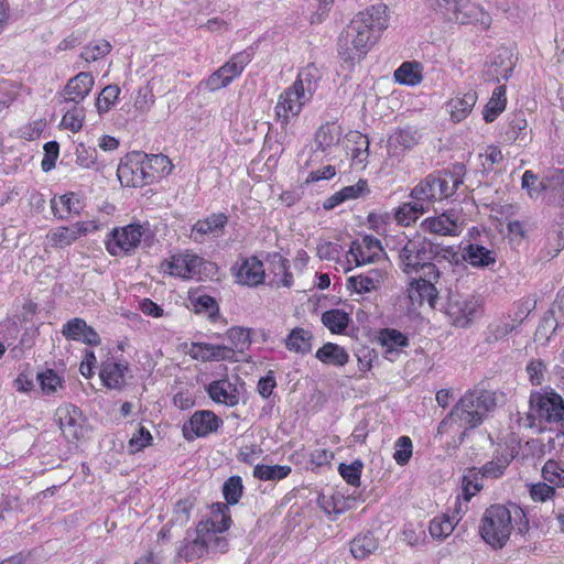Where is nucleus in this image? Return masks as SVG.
I'll list each match as a JSON object with an SVG mask.
<instances>
[{"label":"nucleus","mask_w":564,"mask_h":564,"mask_svg":"<svg viewBox=\"0 0 564 564\" xmlns=\"http://www.w3.org/2000/svg\"><path fill=\"white\" fill-rule=\"evenodd\" d=\"M312 341L313 335L308 329L295 327L285 338V347L290 351L306 355L312 350Z\"/></svg>","instance_id":"32"},{"label":"nucleus","mask_w":564,"mask_h":564,"mask_svg":"<svg viewBox=\"0 0 564 564\" xmlns=\"http://www.w3.org/2000/svg\"><path fill=\"white\" fill-rule=\"evenodd\" d=\"M529 417H538L540 421L549 424H555L558 429L564 431V399L553 392H535L530 397Z\"/></svg>","instance_id":"6"},{"label":"nucleus","mask_w":564,"mask_h":564,"mask_svg":"<svg viewBox=\"0 0 564 564\" xmlns=\"http://www.w3.org/2000/svg\"><path fill=\"white\" fill-rule=\"evenodd\" d=\"M419 142L417 132L411 129H400L392 133L387 141L390 156L400 158Z\"/></svg>","instance_id":"26"},{"label":"nucleus","mask_w":564,"mask_h":564,"mask_svg":"<svg viewBox=\"0 0 564 564\" xmlns=\"http://www.w3.org/2000/svg\"><path fill=\"white\" fill-rule=\"evenodd\" d=\"M424 207L413 202L404 203L395 210L394 218L399 225L410 226L412 223H415L416 219L425 214Z\"/></svg>","instance_id":"43"},{"label":"nucleus","mask_w":564,"mask_h":564,"mask_svg":"<svg viewBox=\"0 0 564 564\" xmlns=\"http://www.w3.org/2000/svg\"><path fill=\"white\" fill-rule=\"evenodd\" d=\"M311 99L302 98V94L294 87H288L280 96L275 106V116L285 129L291 118H295Z\"/></svg>","instance_id":"12"},{"label":"nucleus","mask_w":564,"mask_h":564,"mask_svg":"<svg viewBox=\"0 0 564 564\" xmlns=\"http://www.w3.org/2000/svg\"><path fill=\"white\" fill-rule=\"evenodd\" d=\"M322 322L332 333L339 334L346 329L349 317L341 310H330L323 313Z\"/></svg>","instance_id":"47"},{"label":"nucleus","mask_w":564,"mask_h":564,"mask_svg":"<svg viewBox=\"0 0 564 564\" xmlns=\"http://www.w3.org/2000/svg\"><path fill=\"white\" fill-rule=\"evenodd\" d=\"M128 366L112 360L102 362L100 379L109 389L121 390L126 384L124 375Z\"/></svg>","instance_id":"28"},{"label":"nucleus","mask_w":564,"mask_h":564,"mask_svg":"<svg viewBox=\"0 0 564 564\" xmlns=\"http://www.w3.org/2000/svg\"><path fill=\"white\" fill-rule=\"evenodd\" d=\"M37 381L42 391L46 394L55 393L57 388L62 387L61 378L52 369L40 372L37 375Z\"/></svg>","instance_id":"59"},{"label":"nucleus","mask_w":564,"mask_h":564,"mask_svg":"<svg viewBox=\"0 0 564 564\" xmlns=\"http://www.w3.org/2000/svg\"><path fill=\"white\" fill-rule=\"evenodd\" d=\"M142 161L149 174L150 183L163 175L170 174L173 170L171 160L164 154H145V159Z\"/></svg>","instance_id":"37"},{"label":"nucleus","mask_w":564,"mask_h":564,"mask_svg":"<svg viewBox=\"0 0 564 564\" xmlns=\"http://www.w3.org/2000/svg\"><path fill=\"white\" fill-rule=\"evenodd\" d=\"M55 419L59 425L63 435L69 440H79L83 435V415L82 411L72 404L59 405L55 411Z\"/></svg>","instance_id":"15"},{"label":"nucleus","mask_w":564,"mask_h":564,"mask_svg":"<svg viewBox=\"0 0 564 564\" xmlns=\"http://www.w3.org/2000/svg\"><path fill=\"white\" fill-rule=\"evenodd\" d=\"M555 495L554 486L545 482H538L531 486L530 496L535 502H545Z\"/></svg>","instance_id":"63"},{"label":"nucleus","mask_w":564,"mask_h":564,"mask_svg":"<svg viewBox=\"0 0 564 564\" xmlns=\"http://www.w3.org/2000/svg\"><path fill=\"white\" fill-rule=\"evenodd\" d=\"M144 159L145 154L141 152H133L124 156L117 169V176L122 186L142 187L150 183L142 161Z\"/></svg>","instance_id":"7"},{"label":"nucleus","mask_w":564,"mask_h":564,"mask_svg":"<svg viewBox=\"0 0 564 564\" xmlns=\"http://www.w3.org/2000/svg\"><path fill=\"white\" fill-rule=\"evenodd\" d=\"M362 463L355 460L349 465L340 464L338 467L340 476L351 486H359L360 475L362 471Z\"/></svg>","instance_id":"57"},{"label":"nucleus","mask_w":564,"mask_h":564,"mask_svg":"<svg viewBox=\"0 0 564 564\" xmlns=\"http://www.w3.org/2000/svg\"><path fill=\"white\" fill-rule=\"evenodd\" d=\"M111 51V44L106 40H98L87 44L80 54L86 62H95Z\"/></svg>","instance_id":"52"},{"label":"nucleus","mask_w":564,"mask_h":564,"mask_svg":"<svg viewBox=\"0 0 564 564\" xmlns=\"http://www.w3.org/2000/svg\"><path fill=\"white\" fill-rule=\"evenodd\" d=\"M221 421L212 411H196L183 426V434L186 440L204 437L219 427Z\"/></svg>","instance_id":"13"},{"label":"nucleus","mask_w":564,"mask_h":564,"mask_svg":"<svg viewBox=\"0 0 564 564\" xmlns=\"http://www.w3.org/2000/svg\"><path fill=\"white\" fill-rule=\"evenodd\" d=\"M206 391L209 398L217 403L235 406L239 403V392L235 383L228 379H219L210 382Z\"/></svg>","instance_id":"23"},{"label":"nucleus","mask_w":564,"mask_h":564,"mask_svg":"<svg viewBox=\"0 0 564 564\" xmlns=\"http://www.w3.org/2000/svg\"><path fill=\"white\" fill-rule=\"evenodd\" d=\"M386 271L381 269H370L365 273L350 276L347 281V285L359 294L368 293L380 288L386 279Z\"/></svg>","instance_id":"25"},{"label":"nucleus","mask_w":564,"mask_h":564,"mask_svg":"<svg viewBox=\"0 0 564 564\" xmlns=\"http://www.w3.org/2000/svg\"><path fill=\"white\" fill-rule=\"evenodd\" d=\"M53 214L59 219H65L72 215H79L82 204L74 193H68L51 200Z\"/></svg>","instance_id":"31"},{"label":"nucleus","mask_w":564,"mask_h":564,"mask_svg":"<svg viewBox=\"0 0 564 564\" xmlns=\"http://www.w3.org/2000/svg\"><path fill=\"white\" fill-rule=\"evenodd\" d=\"M242 480L239 476L229 477L223 487L224 497L229 505L238 503L242 495Z\"/></svg>","instance_id":"54"},{"label":"nucleus","mask_w":564,"mask_h":564,"mask_svg":"<svg viewBox=\"0 0 564 564\" xmlns=\"http://www.w3.org/2000/svg\"><path fill=\"white\" fill-rule=\"evenodd\" d=\"M379 547V542L371 532L358 534L350 542V552L357 560H364L375 553Z\"/></svg>","instance_id":"39"},{"label":"nucleus","mask_w":564,"mask_h":564,"mask_svg":"<svg viewBox=\"0 0 564 564\" xmlns=\"http://www.w3.org/2000/svg\"><path fill=\"white\" fill-rule=\"evenodd\" d=\"M477 101L476 93L468 91L463 97L452 98L447 102V110L451 113L453 121L459 122L464 120L473 110Z\"/></svg>","instance_id":"36"},{"label":"nucleus","mask_w":564,"mask_h":564,"mask_svg":"<svg viewBox=\"0 0 564 564\" xmlns=\"http://www.w3.org/2000/svg\"><path fill=\"white\" fill-rule=\"evenodd\" d=\"M394 80L406 86H416L423 79L422 65L419 62H404L394 70Z\"/></svg>","instance_id":"38"},{"label":"nucleus","mask_w":564,"mask_h":564,"mask_svg":"<svg viewBox=\"0 0 564 564\" xmlns=\"http://www.w3.org/2000/svg\"><path fill=\"white\" fill-rule=\"evenodd\" d=\"M516 62L512 53L508 48H499L488 63L485 75L490 80H507L513 72Z\"/></svg>","instance_id":"19"},{"label":"nucleus","mask_w":564,"mask_h":564,"mask_svg":"<svg viewBox=\"0 0 564 564\" xmlns=\"http://www.w3.org/2000/svg\"><path fill=\"white\" fill-rule=\"evenodd\" d=\"M252 55L248 51L235 54L220 69L229 77L230 82L238 77L245 67L251 62Z\"/></svg>","instance_id":"46"},{"label":"nucleus","mask_w":564,"mask_h":564,"mask_svg":"<svg viewBox=\"0 0 564 564\" xmlns=\"http://www.w3.org/2000/svg\"><path fill=\"white\" fill-rule=\"evenodd\" d=\"M496 405L494 393L487 390L466 392L453 408L465 430H471L482 423L486 414Z\"/></svg>","instance_id":"5"},{"label":"nucleus","mask_w":564,"mask_h":564,"mask_svg":"<svg viewBox=\"0 0 564 564\" xmlns=\"http://www.w3.org/2000/svg\"><path fill=\"white\" fill-rule=\"evenodd\" d=\"M95 79L90 73L80 72L72 77L61 93V102L79 105L91 91Z\"/></svg>","instance_id":"16"},{"label":"nucleus","mask_w":564,"mask_h":564,"mask_svg":"<svg viewBox=\"0 0 564 564\" xmlns=\"http://www.w3.org/2000/svg\"><path fill=\"white\" fill-rule=\"evenodd\" d=\"M204 260L192 253L174 254L170 259L162 261L160 268L162 272L183 279H193L200 272Z\"/></svg>","instance_id":"11"},{"label":"nucleus","mask_w":564,"mask_h":564,"mask_svg":"<svg viewBox=\"0 0 564 564\" xmlns=\"http://www.w3.org/2000/svg\"><path fill=\"white\" fill-rule=\"evenodd\" d=\"M84 119V108L74 104V106L63 116L61 126L72 132H78L83 128Z\"/></svg>","instance_id":"51"},{"label":"nucleus","mask_w":564,"mask_h":564,"mask_svg":"<svg viewBox=\"0 0 564 564\" xmlns=\"http://www.w3.org/2000/svg\"><path fill=\"white\" fill-rule=\"evenodd\" d=\"M86 322L82 318L75 317L69 319L62 329L63 336L70 340H80V337L86 329Z\"/></svg>","instance_id":"62"},{"label":"nucleus","mask_w":564,"mask_h":564,"mask_svg":"<svg viewBox=\"0 0 564 564\" xmlns=\"http://www.w3.org/2000/svg\"><path fill=\"white\" fill-rule=\"evenodd\" d=\"M378 340L384 348L386 355L399 354V351L409 345L406 335L394 328H383L379 332Z\"/></svg>","instance_id":"35"},{"label":"nucleus","mask_w":564,"mask_h":564,"mask_svg":"<svg viewBox=\"0 0 564 564\" xmlns=\"http://www.w3.org/2000/svg\"><path fill=\"white\" fill-rule=\"evenodd\" d=\"M513 458L514 454L512 449L508 446H500L496 451L492 459L479 468L478 473H480L481 478L497 479L503 475Z\"/></svg>","instance_id":"24"},{"label":"nucleus","mask_w":564,"mask_h":564,"mask_svg":"<svg viewBox=\"0 0 564 564\" xmlns=\"http://www.w3.org/2000/svg\"><path fill=\"white\" fill-rule=\"evenodd\" d=\"M194 359L200 361L234 360V348L226 345H214L208 343H194L189 350Z\"/></svg>","instance_id":"21"},{"label":"nucleus","mask_w":564,"mask_h":564,"mask_svg":"<svg viewBox=\"0 0 564 564\" xmlns=\"http://www.w3.org/2000/svg\"><path fill=\"white\" fill-rule=\"evenodd\" d=\"M389 8L384 3L367 7L358 12L338 39V56L348 68H354L377 43L389 25Z\"/></svg>","instance_id":"1"},{"label":"nucleus","mask_w":564,"mask_h":564,"mask_svg":"<svg viewBox=\"0 0 564 564\" xmlns=\"http://www.w3.org/2000/svg\"><path fill=\"white\" fill-rule=\"evenodd\" d=\"M506 86H498L484 109L486 122H492L506 108Z\"/></svg>","instance_id":"41"},{"label":"nucleus","mask_w":564,"mask_h":564,"mask_svg":"<svg viewBox=\"0 0 564 564\" xmlns=\"http://www.w3.org/2000/svg\"><path fill=\"white\" fill-rule=\"evenodd\" d=\"M456 525L455 518L447 514L437 516L430 522V534L433 539L444 540L449 536Z\"/></svg>","instance_id":"44"},{"label":"nucleus","mask_w":564,"mask_h":564,"mask_svg":"<svg viewBox=\"0 0 564 564\" xmlns=\"http://www.w3.org/2000/svg\"><path fill=\"white\" fill-rule=\"evenodd\" d=\"M441 183L438 182V176L433 174L427 175L423 181H421L410 193V197L415 202L421 204L425 212H429L430 205L437 200L442 199V189Z\"/></svg>","instance_id":"20"},{"label":"nucleus","mask_w":564,"mask_h":564,"mask_svg":"<svg viewBox=\"0 0 564 564\" xmlns=\"http://www.w3.org/2000/svg\"><path fill=\"white\" fill-rule=\"evenodd\" d=\"M152 441L151 433L143 426H140L138 431L132 435L129 441V448L132 453L139 452L144 447L149 446Z\"/></svg>","instance_id":"64"},{"label":"nucleus","mask_w":564,"mask_h":564,"mask_svg":"<svg viewBox=\"0 0 564 564\" xmlns=\"http://www.w3.org/2000/svg\"><path fill=\"white\" fill-rule=\"evenodd\" d=\"M319 79L321 73L318 68L310 64L299 72L295 82L291 86L302 94V98L312 99Z\"/></svg>","instance_id":"27"},{"label":"nucleus","mask_w":564,"mask_h":564,"mask_svg":"<svg viewBox=\"0 0 564 564\" xmlns=\"http://www.w3.org/2000/svg\"><path fill=\"white\" fill-rule=\"evenodd\" d=\"M143 236V227L140 224H130L121 228H115L106 240V249L112 256L133 251Z\"/></svg>","instance_id":"8"},{"label":"nucleus","mask_w":564,"mask_h":564,"mask_svg":"<svg viewBox=\"0 0 564 564\" xmlns=\"http://www.w3.org/2000/svg\"><path fill=\"white\" fill-rule=\"evenodd\" d=\"M479 307V301L473 295L452 294L448 297L446 314L456 327L469 326Z\"/></svg>","instance_id":"9"},{"label":"nucleus","mask_w":564,"mask_h":564,"mask_svg":"<svg viewBox=\"0 0 564 564\" xmlns=\"http://www.w3.org/2000/svg\"><path fill=\"white\" fill-rule=\"evenodd\" d=\"M226 335L231 343L229 348H234V354L236 351L242 352L251 344L249 332L242 327H231L227 330Z\"/></svg>","instance_id":"53"},{"label":"nucleus","mask_w":564,"mask_h":564,"mask_svg":"<svg viewBox=\"0 0 564 564\" xmlns=\"http://www.w3.org/2000/svg\"><path fill=\"white\" fill-rule=\"evenodd\" d=\"M193 310L197 314H205L209 319L215 321L219 314L217 301L207 294L191 297Z\"/></svg>","instance_id":"45"},{"label":"nucleus","mask_w":564,"mask_h":564,"mask_svg":"<svg viewBox=\"0 0 564 564\" xmlns=\"http://www.w3.org/2000/svg\"><path fill=\"white\" fill-rule=\"evenodd\" d=\"M265 276L263 263L257 257H250L240 264L236 279L241 285L256 288L263 283Z\"/></svg>","instance_id":"22"},{"label":"nucleus","mask_w":564,"mask_h":564,"mask_svg":"<svg viewBox=\"0 0 564 564\" xmlns=\"http://www.w3.org/2000/svg\"><path fill=\"white\" fill-rule=\"evenodd\" d=\"M231 518L226 503L213 506L212 518L202 520L194 532L187 531L183 544L178 549V556L185 561H194L204 556L208 551L209 535L221 533L230 528Z\"/></svg>","instance_id":"3"},{"label":"nucleus","mask_w":564,"mask_h":564,"mask_svg":"<svg viewBox=\"0 0 564 564\" xmlns=\"http://www.w3.org/2000/svg\"><path fill=\"white\" fill-rule=\"evenodd\" d=\"M120 94V88L117 85L106 86L97 97L96 108L99 115L107 113L115 105Z\"/></svg>","instance_id":"50"},{"label":"nucleus","mask_w":564,"mask_h":564,"mask_svg":"<svg viewBox=\"0 0 564 564\" xmlns=\"http://www.w3.org/2000/svg\"><path fill=\"white\" fill-rule=\"evenodd\" d=\"M467 433V430L464 429L463 422L460 419H458L457 415H455V412L452 410L451 413L441 421L437 427V434H452L455 438L457 436V440L455 442L462 443L465 435Z\"/></svg>","instance_id":"42"},{"label":"nucleus","mask_w":564,"mask_h":564,"mask_svg":"<svg viewBox=\"0 0 564 564\" xmlns=\"http://www.w3.org/2000/svg\"><path fill=\"white\" fill-rule=\"evenodd\" d=\"M522 187L527 189L531 198H536L542 192L549 188L546 181H538L532 171H525L522 175Z\"/></svg>","instance_id":"56"},{"label":"nucleus","mask_w":564,"mask_h":564,"mask_svg":"<svg viewBox=\"0 0 564 564\" xmlns=\"http://www.w3.org/2000/svg\"><path fill=\"white\" fill-rule=\"evenodd\" d=\"M154 102L155 96L151 86L148 84L138 89L133 107L137 111L145 113L153 107Z\"/></svg>","instance_id":"55"},{"label":"nucleus","mask_w":564,"mask_h":564,"mask_svg":"<svg viewBox=\"0 0 564 564\" xmlns=\"http://www.w3.org/2000/svg\"><path fill=\"white\" fill-rule=\"evenodd\" d=\"M479 475L477 468L469 469L468 474L464 476L463 489L466 500H469L476 492L482 489V484L479 481Z\"/></svg>","instance_id":"60"},{"label":"nucleus","mask_w":564,"mask_h":564,"mask_svg":"<svg viewBox=\"0 0 564 564\" xmlns=\"http://www.w3.org/2000/svg\"><path fill=\"white\" fill-rule=\"evenodd\" d=\"M382 252L380 241L372 236H365L361 241H354L349 249V254L357 267L376 262L382 257Z\"/></svg>","instance_id":"17"},{"label":"nucleus","mask_w":564,"mask_h":564,"mask_svg":"<svg viewBox=\"0 0 564 564\" xmlns=\"http://www.w3.org/2000/svg\"><path fill=\"white\" fill-rule=\"evenodd\" d=\"M315 357L323 364L336 367H343L349 360V355L345 348L334 343L324 344L319 349H317Z\"/></svg>","instance_id":"34"},{"label":"nucleus","mask_w":564,"mask_h":564,"mask_svg":"<svg viewBox=\"0 0 564 564\" xmlns=\"http://www.w3.org/2000/svg\"><path fill=\"white\" fill-rule=\"evenodd\" d=\"M425 231L444 236H455L458 234L457 219L454 214L444 213L438 217L427 218L422 223Z\"/></svg>","instance_id":"30"},{"label":"nucleus","mask_w":564,"mask_h":564,"mask_svg":"<svg viewBox=\"0 0 564 564\" xmlns=\"http://www.w3.org/2000/svg\"><path fill=\"white\" fill-rule=\"evenodd\" d=\"M398 252L399 265L408 274L422 272L427 278H440V270L432 262V246L421 237L408 239L403 237L392 248Z\"/></svg>","instance_id":"4"},{"label":"nucleus","mask_w":564,"mask_h":564,"mask_svg":"<svg viewBox=\"0 0 564 564\" xmlns=\"http://www.w3.org/2000/svg\"><path fill=\"white\" fill-rule=\"evenodd\" d=\"M412 449L413 445L409 436H401L398 438L395 443V452L393 454V458L397 464L400 466L406 465L412 456Z\"/></svg>","instance_id":"58"},{"label":"nucleus","mask_w":564,"mask_h":564,"mask_svg":"<svg viewBox=\"0 0 564 564\" xmlns=\"http://www.w3.org/2000/svg\"><path fill=\"white\" fill-rule=\"evenodd\" d=\"M513 522L520 534L529 531V520L520 507L513 505L508 508L502 505H491L480 519V536L492 549L500 550L510 539L514 527Z\"/></svg>","instance_id":"2"},{"label":"nucleus","mask_w":564,"mask_h":564,"mask_svg":"<svg viewBox=\"0 0 564 564\" xmlns=\"http://www.w3.org/2000/svg\"><path fill=\"white\" fill-rule=\"evenodd\" d=\"M98 229L95 221H78L72 226H62L52 230L47 239L55 248H65L75 242L79 237Z\"/></svg>","instance_id":"14"},{"label":"nucleus","mask_w":564,"mask_h":564,"mask_svg":"<svg viewBox=\"0 0 564 564\" xmlns=\"http://www.w3.org/2000/svg\"><path fill=\"white\" fill-rule=\"evenodd\" d=\"M227 223L228 217L225 214H212L207 218L196 221L193 226L192 235L195 240H200L206 235L218 236Z\"/></svg>","instance_id":"29"},{"label":"nucleus","mask_w":564,"mask_h":564,"mask_svg":"<svg viewBox=\"0 0 564 564\" xmlns=\"http://www.w3.org/2000/svg\"><path fill=\"white\" fill-rule=\"evenodd\" d=\"M76 162L84 169H97V151L79 144L76 149Z\"/></svg>","instance_id":"61"},{"label":"nucleus","mask_w":564,"mask_h":564,"mask_svg":"<svg viewBox=\"0 0 564 564\" xmlns=\"http://www.w3.org/2000/svg\"><path fill=\"white\" fill-rule=\"evenodd\" d=\"M291 467L286 465H257L253 476L260 480H280L289 476Z\"/></svg>","instance_id":"48"},{"label":"nucleus","mask_w":564,"mask_h":564,"mask_svg":"<svg viewBox=\"0 0 564 564\" xmlns=\"http://www.w3.org/2000/svg\"><path fill=\"white\" fill-rule=\"evenodd\" d=\"M542 477L554 487H564V464L554 459L546 460L542 468Z\"/></svg>","instance_id":"49"},{"label":"nucleus","mask_w":564,"mask_h":564,"mask_svg":"<svg viewBox=\"0 0 564 564\" xmlns=\"http://www.w3.org/2000/svg\"><path fill=\"white\" fill-rule=\"evenodd\" d=\"M340 139V131L334 123L322 124L315 133V145L318 150L325 152L336 145Z\"/></svg>","instance_id":"40"},{"label":"nucleus","mask_w":564,"mask_h":564,"mask_svg":"<svg viewBox=\"0 0 564 564\" xmlns=\"http://www.w3.org/2000/svg\"><path fill=\"white\" fill-rule=\"evenodd\" d=\"M463 259L473 267L482 268L496 262L495 253L480 245L469 243L463 250Z\"/></svg>","instance_id":"33"},{"label":"nucleus","mask_w":564,"mask_h":564,"mask_svg":"<svg viewBox=\"0 0 564 564\" xmlns=\"http://www.w3.org/2000/svg\"><path fill=\"white\" fill-rule=\"evenodd\" d=\"M437 8L452 21L460 24L477 22L482 10L470 0H434Z\"/></svg>","instance_id":"10"},{"label":"nucleus","mask_w":564,"mask_h":564,"mask_svg":"<svg viewBox=\"0 0 564 564\" xmlns=\"http://www.w3.org/2000/svg\"><path fill=\"white\" fill-rule=\"evenodd\" d=\"M440 278H427L423 273L419 279H413L408 288V296L413 304L427 302L431 307L435 306L438 291L435 286Z\"/></svg>","instance_id":"18"}]
</instances>
